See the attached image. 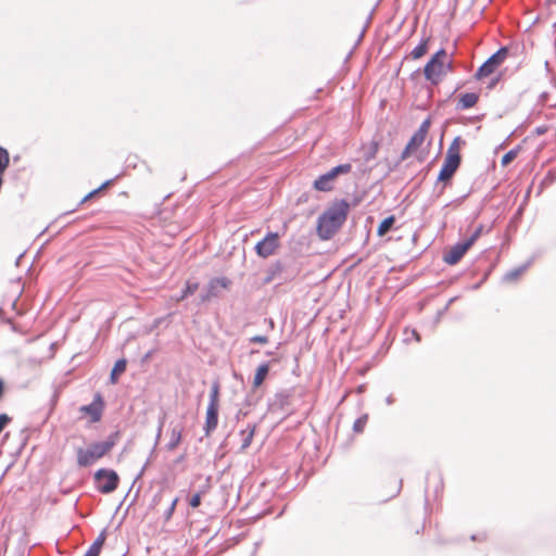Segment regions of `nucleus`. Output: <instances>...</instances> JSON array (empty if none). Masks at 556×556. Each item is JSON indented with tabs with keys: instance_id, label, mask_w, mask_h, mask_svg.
Wrapping results in <instances>:
<instances>
[{
	"instance_id": "obj_24",
	"label": "nucleus",
	"mask_w": 556,
	"mask_h": 556,
	"mask_svg": "<svg viewBox=\"0 0 556 556\" xmlns=\"http://www.w3.org/2000/svg\"><path fill=\"white\" fill-rule=\"evenodd\" d=\"M114 179H109L106 181H104L100 187H98L97 189H93L92 191H90L89 193H87L78 203L77 206H80L83 205L84 203H86L87 201H89L90 199L94 198L99 192H101L102 190H104L106 187H109L112 182H113Z\"/></svg>"
},
{
	"instance_id": "obj_38",
	"label": "nucleus",
	"mask_w": 556,
	"mask_h": 556,
	"mask_svg": "<svg viewBox=\"0 0 556 556\" xmlns=\"http://www.w3.org/2000/svg\"><path fill=\"white\" fill-rule=\"evenodd\" d=\"M409 334L412 336V338H414L417 342L420 341V336L419 333L415 330V329H405V341H409L410 340V337Z\"/></svg>"
},
{
	"instance_id": "obj_33",
	"label": "nucleus",
	"mask_w": 556,
	"mask_h": 556,
	"mask_svg": "<svg viewBox=\"0 0 556 556\" xmlns=\"http://www.w3.org/2000/svg\"><path fill=\"white\" fill-rule=\"evenodd\" d=\"M205 493V490H200L195 494H193L189 500V505L192 508H197L201 505V497Z\"/></svg>"
},
{
	"instance_id": "obj_2",
	"label": "nucleus",
	"mask_w": 556,
	"mask_h": 556,
	"mask_svg": "<svg viewBox=\"0 0 556 556\" xmlns=\"http://www.w3.org/2000/svg\"><path fill=\"white\" fill-rule=\"evenodd\" d=\"M119 437V431H114L104 441L90 443L87 448L79 447L77 450L78 466L88 467L94 460L103 457L116 445Z\"/></svg>"
},
{
	"instance_id": "obj_44",
	"label": "nucleus",
	"mask_w": 556,
	"mask_h": 556,
	"mask_svg": "<svg viewBox=\"0 0 556 556\" xmlns=\"http://www.w3.org/2000/svg\"><path fill=\"white\" fill-rule=\"evenodd\" d=\"M433 478L437 480L435 492L438 493V492H439V489H442V488H443L442 478H441V476H440V475H433Z\"/></svg>"
},
{
	"instance_id": "obj_5",
	"label": "nucleus",
	"mask_w": 556,
	"mask_h": 556,
	"mask_svg": "<svg viewBox=\"0 0 556 556\" xmlns=\"http://www.w3.org/2000/svg\"><path fill=\"white\" fill-rule=\"evenodd\" d=\"M507 56L508 48L501 47L478 67L473 78L477 80H482L483 78L491 76L505 62Z\"/></svg>"
},
{
	"instance_id": "obj_28",
	"label": "nucleus",
	"mask_w": 556,
	"mask_h": 556,
	"mask_svg": "<svg viewBox=\"0 0 556 556\" xmlns=\"http://www.w3.org/2000/svg\"><path fill=\"white\" fill-rule=\"evenodd\" d=\"M426 137L421 135V132L415 131L409 141L407 142L408 149H413L414 151L418 149L425 141Z\"/></svg>"
},
{
	"instance_id": "obj_58",
	"label": "nucleus",
	"mask_w": 556,
	"mask_h": 556,
	"mask_svg": "<svg viewBox=\"0 0 556 556\" xmlns=\"http://www.w3.org/2000/svg\"><path fill=\"white\" fill-rule=\"evenodd\" d=\"M273 354H274L273 352H266L267 356H271Z\"/></svg>"
},
{
	"instance_id": "obj_1",
	"label": "nucleus",
	"mask_w": 556,
	"mask_h": 556,
	"mask_svg": "<svg viewBox=\"0 0 556 556\" xmlns=\"http://www.w3.org/2000/svg\"><path fill=\"white\" fill-rule=\"evenodd\" d=\"M350 204L345 199H336L317 218V236L330 240L345 223Z\"/></svg>"
},
{
	"instance_id": "obj_15",
	"label": "nucleus",
	"mask_w": 556,
	"mask_h": 556,
	"mask_svg": "<svg viewBox=\"0 0 556 556\" xmlns=\"http://www.w3.org/2000/svg\"><path fill=\"white\" fill-rule=\"evenodd\" d=\"M106 539V529H103L84 556H99Z\"/></svg>"
},
{
	"instance_id": "obj_10",
	"label": "nucleus",
	"mask_w": 556,
	"mask_h": 556,
	"mask_svg": "<svg viewBox=\"0 0 556 556\" xmlns=\"http://www.w3.org/2000/svg\"><path fill=\"white\" fill-rule=\"evenodd\" d=\"M293 390L283 389L275 393L274 397L268 402V409L271 413L288 412L292 405Z\"/></svg>"
},
{
	"instance_id": "obj_19",
	"label": "nucleus",
	"mask_w": 556,
	"mask_h": 556,
	"mask_svg": "<svg viewBox=\"0 0 556 556\" xmlns=\"http://www.w3.org/2000/svg\"><path fill=\"white\" fill-rule=\"evenodd\" d=\"M532 264V260H529L528 262H526L525 264L520 265L519 267L517 268H514L509 271H507L505 275H504V281H514L516 279H518V277L523 273L526 271L530 265Z\"/></svg>"
},
{
	"instance_id": "obj_56",
	"label": "nucleus",
	"mask_w": 556,
	"mask_h": 556,
	"mask_svg": "<svg viewBox=\"0 0 556 556\" xmlns=\"http://www.w3.org/2000/svg\"><path fill=\"white\" fill-rule=\"evenodd\" d=\"M364 31H365V29H363V31L359 34V38H358V40H361V39H362V37H363V35H364Z\"/></svg>"
},
{
	"instance_id": "obj_59",
	"label": "nucleus",
	"mask_w": 556,
	"mask_h": 556,
	"mask_svg": "<svg viewBox=\"0 0 556 556\" xmlns=\"http://www.w3.org/2000/svg\"><path fill=\"white\" fill-rule=\"evenodd\" d=\"M2 313V308H0V314Z\"/></svg>"
},
{
	"instance_id": "obj_26",
	"label": "nucleus",
	"mask_w": 556,
	"mask_h": 556,
	"mask_svg": "<svg viewBox=\"0 0 556 556\" xmlns=\"http://www.w3.org/2000/svg\"><path fill=\"white\" fill-rule=\"evenodd\" d=\"M199 288V283L195 281L188 280L185 288L181 290V294L177 299L178 301L185 300L189 295H192Z\"/></svg>"
},
{
	"instance_id": "obj_54",
	"label": "nucleus",
	"mask_w": 556,
	"mask_h": 556,
	"mask_svg": "<svg viewBox=\"0 0 556 556\" xmlns=\"http://www.w3.org/2000/svg\"><path fill=\"white\" fill-rule=\"evenodd\" d=\"M401 488H402V480L399 481V485H397V489H396V494L401 491Z\"/></svg>"
},
{
	"instance_id": "obj_51",
	"label": "nucleus",
	"mask_w": 556,
	"mask_h": 556,
	"mask_svg": "<svg viewBox=\"0 0 556 556\" xmlns=\"http://www.w3.org/2000/svg\"><path fill=\"white\" fill-rule=\"evenodd\" d=\"M3 390H4V383H3V381L0 379V399L2 397Z\"/></svg>"
},
{
	"instance_id": "obj_17",
	"label": "nucleus",
	"mask_w": 556,
	"mask_h": 556,
	"mask_svg": "<svg viewBox=\"0 0 556 556\" xmlns=\"http://www.w3.org/2000/svg\"><path fill=\"white\" fill-rule=\"evenodd\" d=\"M127 361L125 358H119L115 362L111 374H110V383L115 384L118 381V376L126 370Z\"/></svg>"
},
{
	"instance_id": "obj_45",
	"label": "nucleus",
	"mask_w": 556,
	"mask_h": 556,
	"mask_svg": "<svg viewBox=\"0 0 556 556\" xmlns=\"http://www.w3.org/2000/svg\"><path fill=\"white\" fill-rule=\"evenodd\" d=\"M470 539H471L472 541H478V540H479V541H482V540H484V539H485V535H484V534H481V535L472 534V535L470 536Z\"/></svg>"
},
{
	"instance_id": "obj_39",
	"label": "nucleus",
	"mask_w": 556,
	"mask_h": 556,
	"mask_svg": "<svg viewBox=\"0 0 556 556\" xmlns=\"http://www.w3.org/2000/svg\"><path fill=\"white\" fill-rule=\"evenodd\" d=\"M213 296H217V291H206L205 290V292H202L200 295V302L204 303Z\"/></svg>"
},
{
	"instance_id": "obj_27",
	"label": "nucleus",
	"mask_w": 556,
	"mask_h": 556,
	"mask_svg": "<svg viewBox=\"0 0 556 556\" xmlns=\"http://www.w3.org/2000/svg\"><path fill=\"white\" fill-rule=\"evenodd\" d=\"M428 48V39H421L420 42L412 50L413 59H419L426 54Z\"/></svg>"
},
{
	"instance_id": "obj_23",
	"label": "nucleus",
	"mask_w": 556,
	"mask_h": 556,
	"mask_svg": "<svg viewBox=\"0 0 556 556\" xmlns=\"http://www.w3.org/2000/svg\"><path fill=\"white\" fill-rule=\"evenodd\" d=\"M379 143L377 141H371L364 150L363 159L365 162H370L374 160L378 153Z\"/></svg>"
},
{
	"instance_id": "obj_35",
	"label": "nucleus",
	"mask_w": 556,
	"mask_h": 556,
	"mask_svg": "<svg viewBox=\"0 0 556 556\" xmlns=\"http://www.w3.org/2000/svg\"><path fill=\"white\" fill-rule=\"evenodd\" d=\"M430 124H431V121H430V117L426 118L419 126V128L416 130L417 132H421L422 136L427 137V134L429 131V128H430Z\"/></svg>"
},
{
	"instance_id": "obj_46",
	"label": "nucleus",
	"mask_w": 556,
	"mask_h": 556,
	"mask_svg": "<svg viewBox=\"0 0 556 556\" xmlns=\"http://www.w3.org/2000/svg\"><path fill=\"white\" fill-rule=\"evenodd\" d=\"M386 402H387V404H388V405H392V404L394 403V397H393V395H392V394L388 395V396L386 397Z\"/></svg>"
},
{
	"instance_id": "obj_43",
	"label": "nucleus",
	"mask_w": 556,
	"mask_h": 556,
	"mask_svg": "<svg viewBox=\"0 0 556 556\" xmlns=\"http://www.w3.org/2000/svg\"><path fill=\"white\" fill-rule=\"evenodd\" d=\"M413 151L414 150L413 149H408V146L406 144V147L404 148V150L402 151V153L400 155L399 163L405 161Z\"/></svg>"
},
{
	"instance_id": "obj_9",
	"label": "nucleus",
	"mask_w": 556,
	"mask_h": 556,
	"mask_svg": "<svg viewBox=\"0 0 556 556\" xmlns=\"http://www.w3.org/2000/svg\"><path fill=\"white\" fill-rule=\"evenodd\" d=\"M279 238L278 232L268 231L266 236L255 244V253L262 258L271 256L280 247Z\"/></svg>"
},
{
	"instance_id": "obj_50",
	"label": "nucleus",
	"mask_w": 556,
	"mask_h": 556,
	"mask_svg": "<svg viewBox=\"0 0 556 556\" xmlns=\"http://www.w3.org/2000/svg\"><path fill=\"white\" fill-rule=\"evenodd\" d=\"M453 301H454V299H451V300L448 301V303L445 305V307L443 308V311L439 313V315H443V313H444L445 311H447V309H448V306L451 305V303H452Z\"/></svg>"
},
{
	"instance_id": "obj_11",
	"label": "nucleus",
	"mask_w": 556,
	"mask_h": 556,
	"mask_svg": "<svg viewBox=\"0 0 556 556\" xmlns=\"http://www.w3.org/2000/svg\"><path fill=\"white\" fill-rule=\"evenodd\" d=\"M104 408L105 402L103 395L100 392H96L92 402L80 406L79 412L90 416V421L94 424L101 420Z\"/></svg>"
},
{
	"instance_id": "obj_16",
	"label": "nucleus",
	"mask_w": 556,
	"mask_h": 556,
	"mask_svg": "<svg viewBox=\"0 0 556 556\" xmlns=\"http://www.w3.org/2000/svg\"><path fill=\"white\" fill-rule=\"evenodd\" d=\"M182 426H175L169 431V441L166 443L167 451H174L181 441Z\"/></svg>"
},
{
	"instance_id": "obj_13",
	"label": "nucleus",
	"mask_w": 556,
	"mask_h": 556,
	"mask_svg": "<svg viewBox=\"0 0 556 556\" xmlns=\"http://www.w3.org/2000/svg\"><path fill=\"white\" fill-rule=\"evenodd\" d=\"M218 412L219 407L207 406L205 422L203 426V431L206 437H210L218 426Z\"/></svg>"
},
{
	"instance_id": "obj_12",
	"label": "nucleus",
	"mask_w": 556,
	"mask_h": 556,
	"mask_svg": "<svg viewBox=\"0 0 556 556\" xmlns=\"http://www.w3.org/2000/svg\"><path fill=\"white\" fill-rule=\"evenodd\" d=\"M470 249V245L464 240L455 243L450 250L445 251L443 254V262L447 265L457 264L466 252Z\"/></svg>"
},
{
	"instance_id": "obj_6",
	"label": "nucleus",
	"mask_w": 556,
	"mask_h": 556,
	"mask_svg": "<svg viewBox=\"0 0 556 556\" xmlns=\"http://www.w3.org/2000/svg\"><path fill=\"white\" fill-rule=\"evenodd\" d=\"M94 486L102 494L114 492L119 483V476L114 469L100 468L93 473Z\"/></svg>"
},
{
	"instance_id": "obj_55",
	"label": "nucleus",
	"mask_w": 556,
	"mask_h": 556,
	"mask_svg": "<svg viewBox=\"0 0 556 556\" xmlns=\"http://www.w3.org/2000/svg\"><path fill=\"white\" fill-rule=\"evenodd\" d=\"M548 4L556 3V0H547Z\"/></svg>"
},
{
	"instance_id": "obj_36",
	"label": "nucleus",
	"mask_w": 556,
	"mask_h": 556,
	"mask_svg": "<svg viewBox=\"0 0 556 556\" xmlns=\"http://www.w3.org/2000/svg\"><path fill=\"white\" fill-rule=\"evenodd\" d=\"M250 343L265 344L268 342V337L263 334H256L249 339Z\"/></svg>"
},
{
	"instance_id": "obj_18",
	"label": "nucleus",
	"mask_w": 556,
	"mask_h": 556,
	"mask_svg": "<svg viewBox=\"0 0 556 556\" xmlns=\"http://www.w3.org/2000/svg\"><path fill=\"white\" fill-rule=\"evenodd\" d=\"M268 372H269V363H267V362L262 363L256 368V371H255V375H254V378H253V387L254 388L260 387L264 382V380H265L266 376L268 375Z\"/></svg>"
},
{
	"instance_id": "obj_29",
	"label": "nucleus",
	"mask_w": 556,
	"mask_h": 556,
	"mask_svg": "<svg viewBox=\"0 0 556 556\" xmlns=\"http://www.w3.org/2000/svg\"><path fill=\"white\" fill-rule=\"evenodd\" d=\"M460 141H462L460 137L454 138V140L450 144L445 155L451 154L453 157L462 159L459 150H458Z\"/></svg>"
},
{
	"instance_id": "obj_48",
	"label": "nucleus",
	"mask_w": 556,
	"mask_h": 556,
	"mask_svg": "<svg viewBox=\"0 0 556 556\" xmlns=\"http://www.w3.org/2000/svg\"><path fill=\"white\" fill-rule=\"evenodd\" d=\"M147 465H148V462H147V463L144 464V466L141 468V470H140V471H139V473L137 475V477H136L135 481H136L137 479H139V478L143 475V472H144V470H146Z\"/></svg>"
},
{
	"instance_id": "obj_40",
	"label": "nucleus",
	"mask_w": 556,
	"mask_h": 556,
	"mask_svg": "<svg viewBox=\"0 0 556 556\" xmlns=\"http://www.w3.org/2000/svg\"><path fill=\"white\" fill-rule=\"evenodd\" d=\"M503 75L502 73H498L497 75H495L494 77L491 78V80L489 81L486 88L489 90H492L498 83L500 80L502 79Z\"/></svg>"
},
{
	"instance_id": "obj_34",
	"label": "nucleus",
	"mask_w": 556,
	"mask_h": 556,
	"mask_svg": "<svg viewBox=\"0 0 556 556\" xmlns=\"http://www.w3.org/2000/svg\"><path fill=\"white\" fill-rule=\"evenodd\" d=\"M482 231H483L482 225L477 227V229L471 233V236L465 240L468 243V245L471 247L477 241V239L481 236Z\"/></svg>"
},
{
	"instance_id": "obj_49",
	"label": "nucleus",
	"mask_w": 556,
	"mask_h": 556,
	"mask_svg": "<svg viewBox=\"0 0 556 556\" xmlns=\"http://www.w3.org/2000/svg\"><path fill=\"white\" fill-rule=\"evenodd\" d=\"M535 131L538 135H542L546 131V128L544 126H541V127H538Z\"/></svg>"
},
{
	"instance_id": "obj_32",
	"label": "nucleus",
	"mask_w": 556,
	"mask_h": 556,
	"mask_svg": "<svg viewBox=\"0 0 556 556\" xmlns=\"http://www.w3.org/2000/svg\"><path fill=\"white\" fill-rule=\"evenodd\" d=\"M179 498L178 497H175L170 505L168 506V508L164 511L163 514V518H164V521L167 522L172 519L174 513H175V509H176V506H177V503H178Z\"/></svg>"
},
{
	"instance_id": "obj_31",
	"label": "nucleus",
	"mask_w": 556,
	"mask_h": 556,
	"mask_svg": "<svg viewBox=\"0 0 556 556\" xmlns=\"http://www.w3.org/2000/svg\"><path fill=\"white\" fill-rule=\"evenodd\" d=\"M367 420H368V416L367 414L358 417L354 424H353V431L356 432V433H361L364 431V428L367 424Z\"/></svg>"
},
{
	"instance_id": "obj_30",
	"label": "nucleus",
	"mask_w": 556,
	"mask_h": 556,
	"mask_svg": "<svg viewBox=\"0 0 556 556\" xmlns=\"http://www.w3.org/2000/svg\"><path fill=\"white\" fill-rule=\"evenodd\" d=\"M518 152L519 148H514L506 152L501 160L502 166H507L508 164H510L517 157Z\"/></svg>"
},
{
	"instance_id": "obj_7",
	"label": "nucleus",
	"mask_w": 556,
	"mask_h": 556,
	"mask_svg": "<svg viewBox=\"0 0 556 556\" xmlns=\"http://www.w3.org/2000/svg\"><path fill=\"white\" fill-rule=\"evenodd\" d=\"M351 170L352 165L350 163L339 164L316 178L313 182V188L321 192L331 191L334 179L340 175L349 174Z\"/></svg>"
},
{
	"instance_id": "obj_41",
	"label": "nucleus",
	"mask_w": 556,
	"mask_h": 556,
	"mask_svg": "<svg viewBox=\"0 0 556 556\" xmlns=\"http://www.w3.org/2000/svg\"><path fill=\"white\" fill-rule=\"evenodd\" d=\"M164 419H165V415L159 421V427H157V431H156V435H155V445L159 443V441L161 439L162 430H163V426H164Z\"/></svg>"
},
{
	"instance_id": "obj_22",
	"label": "nucleus",
	"mask_w": 556,
	"mask_h": 556,
	"mask_svg": "<svg viewBox=\"0 0 556 556\" xmlns=\"http://www.w3.org/2000/svg\"><path fill=\"white\" fill-rule=\"evenodd\" d=\"M230 280L226 277L213 278L210 280L206 291H217V288H228Z\"/></svg>"
},
{
	"instance_id": "obj_8",
	"label": "nucleus",
	"mask_w": 556,
	"mask_h": 556,
	"mask_svg": "<svg viewBox=\"0 0 556 556\" xmlns=\"http://www.w3.org/2000/svg\"><path fill=\"white\" fill-rule=\"evenodd\" d=\"M460 163L462 159L453 157L451 154L445 155L443 164L437 177V184H443L438 195H441L444 192L445 187L457 172L458 167L460 166Z\"/></svg>"
},
{
	"instance_id": "obj_53",
	"label": "nucleus",
	"mask_w": 556,
	"mask_h": 556,
	"mask_svg": "<svg viewBox=\"0 0 556 556\" xmlns=\"http://www.w3.org/2000/svg\"><path fill=\"white\" fill-rule=\"evenodd\" d=\"M544 66H545L546 71L551 70V64L548 61H545Z\"/></svg>"
},
{
	"instance_id": "obj_3",
	"label": "nucleus",
	"mask_w": 556,
	"mask_h": 556,
	"mask_svg": "<svg viewBox=\"0 0 556 556\" xmlns=\"http://www.w3.org/2000/svg\"><path fill=\"white\" fill-rule=\"evenodd\" d=\"M446 50L441 48L426 63L424 67V75L431 85H439L442 76L446 75L448 72H453V62L451 60L446 63L444 62V58H446Z\"/></svg>"
},
{
	"instance_id": "obj_37",
	"label": "nucleus",
	"mask_w": 556,
	"mask_h": 556,
	"mask_svg": "<svg viewBox=\"0 0 556 556\" xmlns=\"http://www.w3.org/2000/svg\"><path fill=\"white\" fill-rule=\"evenodd\" d=\"M554 181H556V170L555 169H551L547 172L546 176L544 177L542 184H553Z\"/></svg>"
},
{
	"instance_id": "obj_52",
	"label": "nucleus",
	"mask_w": 556,
	"mask_h": 556,
	"mask_svg": "<svg viewBox=\"0 0 556 556\" xmlns=\"http://www.w3.org/2000/svg\"><path fill=\"white\" fill-rule=\"evenodd\" d=\"M245 415H247V413H243L242 410H239V412L237 413V415H236V419H238V420H239V419L241 418V416H245Z\"/></svg>"
},
{
	"instance_id": "obj_21",
	"label": "nucleus",
	"mask_w": 556,
	"mask_h": 556,
	"mask_svg": "<svg viewBox=\"0 0 556 556\" xmlns=\"http://www.w3.org/2000/svg\"><path fill=\"white\" fill-rule=\"evenodd\" d=\"M394 223H395V217L393 215H390V216L383 218L377 229L378 236L382 237L386 233H388L392 229Z\"/></svg>"
},
{
	"instance_id": "obj_60",
	"label": "nucleus",
	"mask_w": 556,
	"mask_h": 556,
	"mask_svg": "<svg viewBox=\"0 0 556 556\" xmlns=\"http://www.w3.org/2000/svg\"><path fill=\"white\" fill-rule=\"evenodd\" d=\"M555 170H556V168H555Z\"/></svg>"
},
{
	"instance_id": "obj_25",
	"label": "nucleus",
	"mask_w": 556,
	"mask_h": 556,
	"mask_svg": "<svg viewBox=\"0 0 556 556\" xmlns=\"http://www.w3.org/2000/svg\"><path fill=\"white\" fill-rule=\"evenodd\" d=\"M218 396H219V383L217 381H215L211 386L210 401H208V405L207 406H212L213 405L214 407H219Z\"/></svg>"
},
{
	"instance_id": "obj_57",
	"label": "nucleus",
	"mask_w": 556,
	"mask_h": 556,
	"mask_svg": "<svg viewBox=\"0 0 556 556\" xmlns=\"http://www.w3.org/2000/svg\"><path fill=\"white\" fill-rule=\"evenodd\" d=\"M255 353H258V350H252L251 351V354H255Z\"/></svg>"
},
{
	"instance_id": "obj_42",
	"label": "nucleus",
	"mask_w": 556,
	"mask_h": 556,
	"mask_svg": "<svg viewBox=\"0 0 556 556\" xmlns=\"http://www.w3.org/2000/svg\"><path fill=\"white\" fill-rule=\"evenodd\" d=\"M11 421V418L7 414H0V432Z\"/></svg>"
},
{
	"instance_id": "obj_20",
	"label": "nucleus",
	"mask_w": 556,
	"mask_h": 556,
	"mask_svg": "<svg viewBox=\"0 0 556 556\" xmlns=\"http://www.w3.org/2000/svg\"><path fill=\"white\" fill-rule=\"evenodd\" d=\"M255 425H249L247 429L240 431V435L242 437L241 451H244L251 445L255 433Z\"/></svg>"
},
{
	"instance_id": "obj_47",
	"label": "nucleus",
	"mask_w": 556,
	"mask_h": 556,
	"mask_svg": "<svg viewBox=\"0 0 556 556\" xmlns=\"http://www.w3.org/2000/svg\"><path fill=\"white\" fill-rule=\"evenodd\" d=\"M161 497H162L161 492L155 494L154 497H153V504H157L161 501Z\"/></svg>"
},
{
	"instance_id": "obj_14",
	"label": "nucleus",
	"mask_w": 556,
	"mask_h": 556,
	"mask_svg": "<svg viewBox=\"0 0 556 556\" xmlns=\"http://www.w3.org/2000/svg\"><path fill=\"white\" fill-rule=\"evenodd\" d=\"M479 100V94L476 92H466L460 94L457 103L456 110L464 111L473 108Z\"/></svg>"
},
{
	"instance_id": "obj_4",
	"label": "nucleus",
	"mask_w": 556,
	"mask_h": 556,
	"mask_svg": "<svg viewBox=\"0 0 556 556\" xmlns=\"http://www.w3.org/2000/svg\"><path fill=\"white\" fill-rule=\"evenodd\" d=\"M300 269L292 262L277 260L267 267L263 283L268 285L277 280L280 286L295 279Z\"/></svg>"
}]
</instances>
